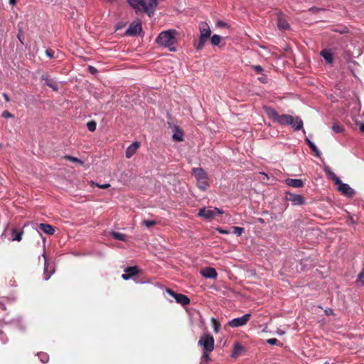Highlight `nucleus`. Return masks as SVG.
<instances>
[{
  "label": "nucleus",
  "instance_id": "nucleus-11",
  "mask_svg": "<svg viewBox=\"0 0 364 364\" xmlns=\"http://www.w3.org/2000/svg\"><path fill=\"white\" fill-rule=\"evenodd\" d=\"M142 31V27L140 22H133L132 23L129 28L126 31L125 34L127 36H134L137 34H140Z\"/></svg>",
  "mask_w": 364,
  "mask_h": 364
},
{
  "label": "nucleus",
  "instance_id": "nucleus-30",
  "mask_svg": "<svg viewBox=\"0 0 364 364\" xmlns=\"http://www.w3.org/2000/svg\"><path fill=\"white\" fill-rule=\"evenodd\" d=\"M97 123L95 121H90L87 123V127L89 131L94 132L96 129Z\"/></svg>",
  "mask_w": 364,
  "mask_h": 364
},
{
  "label": "nucleus",
  "instance_id": "nucleus-51",
  "mask_svg": "<svg viewBox=\"0 0 364 364\" xmlns=\"http://www.w3.org/2000/svg\"><path fill=\"white\" fill-rule=\"evenodd\" d=\"M259 80L261 81L263 83L266 82V80H265L264 77H259Z\"/></svg>",
  "mask_w": 364,
  "mask_h": 364
},
{
  "label": "nucleus",
  "instance_id": "nucleus-54",
  "mask_svg": "<svg viewBox=\"0 0 364 364\" xmlns=\"http://www.w3.org/2000/svg\"><path fill=\"white\" fill-rule=\"evenodd\" d=\"M43 356H44L45 358H43V360H46V358H48L46 355H44Z\"/></svg>",
  "mask_w": 364,
  "mask_h": 364
},
{
  "label": "nucleus",
  "instance_id": "nucleus-38",
  "mask_svg": "<svg viewBox=\"0 0 364 364\" xmlns=\"http://www.w3.org/2000/svg\"><path fill=\"white\" fill-rule=\"evenodd\" d=\"M46 54L49 58H54V51L52 49H47L46 50Z\"/></svg>",
  "mask_w": 364,
  "mask_h": 364
},
{
  "label": "nucleus",
  "instance_id": "nucleus-23",
  "mask_svg": "<svg viewBox=\"0 0 364 364\" xmlns=\"http://www.w3.org/2000/svg\"><path fill=\"white\" fill-rule=\"evenodd\" d=\"M305 141L311 151L314 152L315 156L318 157L320 156L319 151L316 148V145L307 138L305 139Z\"/></svg>",
  "mask_w": 364,
  "mask_h": 364
},
{
  "label": "nucleus",
  "instance_id": "nucleus-14",
  "mask_svg": "<svg viewBox=\"0 0 364 364\" xmlns=\"http://www.w3.org/2000/svg\"><path fill=\"white\" fill-rule=\"evenodd\" d=\"M338 190L343 194L348 197H352L355 191L353 188L350 187V186L347 183H341L338 186Z\"/></svg>",
  "mask_w": 364,
  "mask_h": 364
},
{
  "label": "nucleus",
  "instance_id": "nucleus-9",
  "mask_svg": "<svg viewBox=\"0 0 364 364\" xmlns=\"http://www.w3.org/2000/svg\"><path fill=\"white\" fill-rule=\"evenodd\" d=\"M251 314H246L242 317L233 318L228 322V326L231 327H240L245 325L250 319Z\"/></svg>",
  "mask_w": 364,
  "mask_h": 364
},
{
  "label": "nucleus",
  "instance_id": "nucleus-37",
  "mask_svg": "<svg viewBox=\"0 0 364 364\" xmlns=\"http://www.w3.org/2000/svg\"><path fill=\"white\" fill-rule=\"evenodd\" d=\"M252 69L255 70L257 73H262L263 72V68L262 66L257 65H252Z\"/></svg>",
  "mask_w": 364,
  "mask_h": 364
},
{
  "label": "nucleus",
  "instance_id": "nucleus-42",
  "mask_svg": "<svg viewBox=\"0 0 364 364\" xmlns=\"http://www.w3.org/2000/svg\"><path fill=\"white\" fill-rule=\"evenodd\" d=\"M216 25L218 27H228V24L223 21H218L217 22Z\"/></svg>",
  "mask_w": 364,
  "mask_h": 364
},
{
  "label": "nucleus",
  "instance_id": "nucleus-29",
  "mask_svg": "<svg viewBox=\"0 0 364 364\" xmlns=\"http://www.w3.org/2000/svg\"><path fill=\"white\" fill-rule=\"evenodd\" d=\"M232 228V232L237 236H240L244 232V228L240 227L234 226Z\"/></svg>",
  "mask_w": 364,
  "mask_h": 364
},
{
  "label": "nucleus",
  "instance_id": "nucleus-26",
  "mask_svg": "<svg viewBox=\"0 0 364 364\" xmlns=\"http://www.w3.org/2000/svg\"><path fill=\"white\" fill-rule=\"evenodd\" d=\"M222 40L220 36L215 34L210 38V43L213 46H218Z\"/></svg>",
  "mask_w": 364,
  "mask_h": 364
},
{
  "label": "nucleus",
  "instance_id": "nucleus-13",
  "mask_svg": "<svg viewBox=\"0 0 364 364\" xmlns=\"http://www.w3.org/2000/svg\"><path fill=\"white\" fill-rule=\"evenodd\" d=\"M200 274L205 278L216 279L218 273L213 267H205L200 270Z\"/></svg>",
  "mask_w": 364,
  "mask_h": 364
},
{
  "label": "nucleus",
  "instance_id": "nucleus-31",
  "mask_svg": "<svg viewBox=\"0 0 364 364\" xmlns=\"http://www.w3.org/2000/svg\"><path fill=\"white\" fill-rule=\"evenodd\" d=\"M357 282H360L362 285H364V264L362 270L358 276Z\"/></svg>",
  "mask_w": 364,
  "mask_h": 364
},
{
  "label": "nucleus",
  "instance_id": "nucleus-35",
  "mask_svg": "<svg viewBox=\"0 0 364 364\" xmlns=\"http://www.w3.org/2000/svg\"><path fill=\"white\" fill-rule=\"evenodd\" d=\"M242 349V346L239 343H235L234 345V353L237 354Z\"/></svg>",
  "mask_w": 364,
  "mask_h": 364
},
{
  "label": "nucleus",
  "instance_id": "nucleus-48",
  "mask_svg": "<svg viewBox=\"0 0 364 364\" xmlns=\"http://www.w3.org/2000/svg\"><path fill=\"white\" fill-rule=\"evenodd\" d=\"M325 312H326V314H327V315L333 314V310L331 309L326 310Z\"/></svg>",
  "mask_w": 364,
  "mask_h": 364
},
{
  "label": "nucleus",
  "instance_id": "nucleus-34",
  "mask_svg": "<svg viewBox=\"0 0 364 364\" xmlns=\"http://www.w3.org/2000/svg\"><path fill=\"white\" fill-rule=\"evenodd\" d=\"M332 129L336 133H341L343 131V127L338 124H334Z\"/></svg>",
  "mask_w": 364,
  "mask_h": 364
},
{
  "label": "nucleus",
  "instance_id": "nucleus-19",
  "mask_svg": "<svg viewBox=\"0 0 364 364\" xmlns=\"http://www.w3.org/2000/svg\"><path fill=\"white\" fill-rule=\"evenodd\" d=\"M43 80L46 81V85L50 87L53 91H58V87L54 80L50 79L48 77H43Z\"/></svg>",
  "mask_w": 364,
  "mask_h": 364
},
{
  "label": "nucleus",
  "instance_id": "nucleus-18",
  "mask_svg": "<svg viewBox=\"0 0 364 364\" xmlns=\"http://www.w3.org/2000/svg\"><path fill=\"white\" fill-rule=\"evenodd\" d=\"M38 227L41 230L49 235H52L55 232L54 228L49 224L40 223Z\"/></svg>",
  "mask_w": 364,
  "mask_h": 364
},
{
  "label": "nucleus",
  "instance_id": "nucleus-36",
  "mask_svg": "<svg viewBox=\"0 0 364 364\" xmlns=\"http://www.w3.org/2000/svg\"><path fill=\"white\" fill-rule=\"evenodd\" d=\"M92 186H96L97 187L100 188H102V189H105V188H107L109 187H110V184L109 183H105V184H99V183H94L92 182Z\"/></svg>",
  "mask_w": 364,
  "mask_h": 364
},
{
  "label": "nucleus",
  "instance_id": "nucleus-6",
  "mask_svg": "<svg viewBox=\"0 0 364 364\" xmlns=\"http://www.w3.org/2000/svg\"><path fill=\"white\" fill-rule=\"evenodd\" d=\"M215 341L213 336L210 334H203L200 336L198 344L203 347V350L213 351L214 350Z\"/></svg>",
  "mask_w": 364,
  "mask_h": 364
},
{
  "label": "nucleus",
  "instance_id": "nucleus-50",
  "mask_svg": "<svg viewBox=\"0 0 364 364\" xmlns=\"http://www.w3.org/2000/svg\"><path fill=\"white\" fill-rule=\"evenodd\" d=\"M9 4L11 5H15L16 4V0H9Z\"/></svg>",
  "mask_w": 364,
  "mask_h": 364
},
{
  "label": "nucleus",
  "instance_id": "nucleus-8",
  "mask_svg": "<svg viewBox=\"0 0 364 364\" xmlns=\"http://www.w3.org/2000/svg\"><path fill=\"white\" fill-rule=\"evenodd\" d=\"M166 291L170 296L175 299L177 303L181 304L183 306H186L190 304V299L187 296L182 294L176 293L172 289L168 288H167Z\"/></svg>",
  "mask_w": 364,
  "mask_h": 364
},
{
  "label": "nucleus",
  "instance_id": "nucleus-10",
  "mask_svg": "<svg viewBox=\"0 0 364 364\" xmlns=\"http://www.w3.org/2000/svg\"><path fill=\"white\" fill-rule=\"evenodd\" d=\"M141 272V270L136 266L128 267L124 269V274L122 275V278L124 280H128Z\"/></svg>",
  "mask_w": 364,
  "mask_h": 364
},
{
  "label": "nucleus",
  "instance_id": "nucleus-3",
  "mask_svg": "<svg viewBox=\"0 0 364 364\" xmlns=\"http://www.w3.org/2000/svg\"><path fill=\"white\" fill-rule=\"evenodd\" d=\"M199 31H200V37L198 43H194V47L196 50H201L206 41L210 38L211 30L206 22H200L199 23Z\"/></svg>",
  "mask_w": 364,
  "mask_h": 364
},
{
  "label": "nucleus",
  "instance_id": "nucleus-43",
  "mask_svg": "<svg viewBox=\"0 0 364 364\" xmlns=\"http://www.w3.org/2000/svg\"><path fill=\"white\" fill-rule=\"evenodd\" d=\"M173 139L177 141H183V138H182V136H180L177 134H174L173 135Z\"/></svg>",
  "mask_w": 364,
  "mask_h": 364
},
{
  "label": "nucleus",
  "instance_id": "nucleus-21",
  "mask_svg": "<svg viewBox=\"0 0 364 364\" xmlns=\"http://www.w3.org/2000/svg\"><path fill=\"white\" fill-rule=\"evenodd\" d=\"M127 1L136 11L141 10L142 0H127Z\"/></svg>",
  "mask_w": 364,
  "mask_h": 364
},
{
  "label": "nucleus",
  "instance_id": "nucleus-15",
  "mask_svg": "<svg viewBox=\"0 0 364 364\" xmlns=\"http://www.w3.org/2000/svg\"><path fill=\"white\" fill-rule=\"evenodd\" d=\"M287 186L294 188H301L304 186V181L301 179L287 178L285 180Z\"/></svg>",
  "mask_w": 364,
  "mask_h": 364
},
{
  "label": "nucleus",
  "instance_id": "nucleus-39",
  "mask_svg": "<svg viewBox=\"0 0 364 364\" xmlns=\"http://www.w3.org/2000/svg\"><path fill=\"white\" fill-rule=\"evenodd\" d=\"M278 342V340L277 338H269L267 340V343L270 345H276Z\"/></svg>",
  "mask_w": 364,
  "mask_h": 364
},
{
  "label": "nucleus",
  "instance_id": "nucleus-12",
  "mask_svg": "<svg viewBox=\"0 0 364 364\" xmlns=\"http://www.w3.org/2000/svg\"><path fill=\"white\" fill-rule=\"evenodd\" d=\"M287 200L291 202L293 205H303L305 203L304 198L299 194L287 193Z\"/></svg>",
  "mask_w": 364,
  "mask_h": 364
},
{
  "label": "nucleus",
  "instance_id": "nucleus-17",
  "mask_svg": "<svg viewBox=\"0 0 364 364\" xmlns=\"http://www.w3.org/2000/svg\"><path fill=\"white\" fill-rule=\"evenodd\" d=\"M320 55L324 58L328 64H331L333 62V54L328 49H323L321 51Z\"/></svg>",
  "mask_w": 364,
  "mask_h": 364
},
{
  "label": "nucleus",
  "instance_id": "nucleus-52",
  "mask_svg": "<svg viewBox=\"0 0 364 364\" xmlns=\"http://www.w3.org/2000/svg\"><path fill=\"white\" fill-rule=\"evenodd\" d=\"M219 232H221V233H223V234L228 233V231L223 230H219Z\"/></svg>",
  "mask_w": 364,
  "mask_h": 364
},
{
  "label": "nucleus",
  "instance_id": "nucleus-4",
  "mask_svg": "<svg viewBox=\"0 0 364 364\" xmlns=\"http://www.w3.org/2000/svg\"><path fill=\"white\" fill-rule=\"evenodd\" d=\"M192 173L196 179L197 187L203 191H206L210 186L207 172L202 168H193Z\"/></svg>",
  "mask_w": 364,
  "mask_h": 364
},
{
  "label": "nucleus",
  "instance_id": "nucleus-45",
  "mask_svg": "<svg viewBox=\"0 0 364 364\" xmlns=\"http://www.w3.org/2000/svg\"><path fill=\"white\" fill-rule=\"evenodd\" d=\"M88 70L92 74L97 73V69L95 68H94L93 66H89Z\"/></svg>",
  "mask_w": 364,
  "mask_h": 364
},
{
  "label": "nucleus",
  "instance_id": "nucleus-27",
  "mask_svg": "<svg viewBox=\"0 0 364 364\" xmlns=\"http://www.w3.org/2000/svg\"><path fill=\"white\" fill-rule=\"evenodd\" d=\"M211 323L213 327L214 331L215 333H218L220 330V323L219 321L214 318H212Z\"/></svg>",
  "mask_w": 364,
  "mask_h": 364
},
{
  "label": "nucleus",
  "instance_id": "nucleus-49",
  "mask_svg": "<svg viewBox=\"0 0 364 364\" xmlns=\"http://www.w3.org/2000/svg\"><path fill=\"white\" fill-rule=\"evenodd\" d=\"M360 130L364 133V123L360 125Z\"/></svg>",
  "mask_w": 364,
  "mask_h": 364
},
{
  "label": "nucleus",
  "instance_id": "nucleus-47",
  "mask_svg": "<svg viewBox=\"0 0 364 364\" xmlns=\"http://www.w3.org/2000/svg\"><path fill=\"white\" fill-rule=\"evenodd\" d=\"M320 10V9L318 8H316V7H311L309 11H312V12H317Z\"/></svg>",
  "mask_w": 364,
  "mask_h": 364
},
{
  "label": "nucleus",
  "instance_id": "nucleus-5",
  "mask_svg": "<svg viewBox=\"0 0 364 364\" xmlns=\"http://www.w3.org/2000/svg\"><path fill=\"white\" fill-rule=\"evenodd\" d=\"M223 213V210L218 208H202L199 210L197 216L203 218L204 219L210 220L215 218L218 215H222Z\"/></svg>",
  "mask_w": 364,
  "mask_h": 364
},
{
  "label": "nucleus",
  "instance_id": "nucleus-33",
  "mask_svg": "<svg viewBox=\"0 0 364 364\" xmlns=\"http://www.w3.org/2000/svg\"><path fill=\"white\" fill-rule=\"evenodd\" d=\"M65 159L70 161H72V162H77V163H80V164H82V161H80L79 159L76 158V157H74V156H69V155H66L65 156Z\"/></svg>",
  "mask_w": 364,
  "mask_h": 364
},
{
  "label": "nucleus",
  "instance_id": "nucleus-1",
  "mask_svg": "<svg viewBox=\"0 0 364 364\" xmlns=\"http://www.w3.org/2000/svg\"><path fill=\"white\" fill-rule=\"evenodd\" d=\"M265 114L269 119H272L274 122H277L282 126L290 125L295 130H299L303 128V122L299 117L294 118L289 114H281L273 108L270 107H264Z\"/></svg>",
  "mask_w": 364,
  "mask_h": 364
},
{
  "label": "nucleus",
  "instance_id": "nucleus-2",
  "mask_svg": "<svg viewBox=\"0 0 364 364\" xmlns=\"http://www.w3.org/2000/svg\"><path fill=\"white\" fill-rule=\"evenodd\" d=\"M176 30L169 29L161 32L156 39V43L161 47L168 48L171 52L176 50V44L177 43Z\"/></svg>",
  "mask_w": 364,
  "mask_h": 364
},
{
  "label": "nucleus",
  "instance_id": "nucleus-32",
  "mask_svg": "<svg viewBox=\"0 0 364 364\" xmlns=\"http://www.w3.org/2000/svg\"><path fill=\"white\" fill-rule=\"evenodd\" d=\"M142 224L147 228H151L155 225L156 224V222L155 220H144L142 221Z\"/></svg>",
  "mask_w": 364,
  "mask_h": 364
},
{
  "label": "nucleus",
  "instance_id": "nucleus-28",
  "mask_svg": "<svg viewBox=\"0 0 364 364\" xmlns=\"http://www.w3.org/2000/svg\"><path fill=\"white\" fill-rule=\"evenodd\" d=\"M211 351H206V350H203V355H202V360L204 361L205 363H208L210 361V353Z\"/></svg>",
  "mask_w": 364,
  "mask_h": 364
},
{
  "label": "nucleus",
  "instance_id": "nucleus-20",
  "mask_svg": "<svg viewBox=\"0 0 364 364\" xmlns=\"http://www.w3.org/2000/svg\"><path fill=\"white\" fill-rule=\"evenodd\" d=\"M277 26L281 30H289L290 28L289 24L287 22L286 20L282 18H279L277 21Z\"/></svg>",
  "mask_w": 364,
  "mask_h": 364
},
{
  "label": "nucleus",
  "instance_id": "nucleus-22",
  "mask_svg": "<svg viewBox=\"0 0 364 364\" xmlns=\"http://www.w3.org/2000/svg\"><path fill=\"white\" fill-rule=\"evenodd\" d=\"M18 34H17V38L21 42L22 45H24V32H23V26L21 23L18 24Z\"/></svg>",
  "mask_w": 364,
  "mask_h": 364
},
{
  "label": "nucleus",
  "instance_id": "nucleus-44",
  "mask_svg": "<svg viewBox=\"0 0 364 364\" xmlns=\"http://www.w3.org/2000/svg\"><path fill=\"white\" fill-rule=\"evenodd\" d=\"M44 271H45V279L48 280L50 278V275L46 274V272H47L46 262H45Z\"/></svg>",
  "mask_w": 364,
  "mask_h": 364
},
{
  "label": "nucleus",
  "instance_id": "nucleus-16",
  "mask_svg": "<svg viewBox=\"0 0 364 364\" xmlns=\"http://www.w3.org/2000/svg\"><path fill=\"white\" fill-rule=\"evenodd\" d=\"M139 147V142L132 143L126 150V157L130 159Z\"/></svg>",
  "mask_w": 364,
  "mask_h": 364
},
{
  "label": "nucleus",
  "instance_id": "nucleus-53",
  "mask_svg": "<svg viewBox=\"0 0 364 364\" xmlns=\"http://www.w3.org/2000/svg\"><path fill=\"white\" fill-rule=\"evenodd\" d=\"M48 358H46V360H43V359H41V360L43 361V363H46V362L48 361Z\"/></svg>",
  "mask_w": 364,
  "mask_h": 364
},
{
  "label": "nucleus",
  "instance_id": "nucleus-7",
  "mask_svg": "<svg viewBox=\"0 0 364 364\" xmlns=\"http://www.w3.org/2000/svg\"><path fill=\"white\" fill-rule=\"evenodd\" d=\"M159 0H142L141 10L146 12L149 16L154 14V12L159 4Z\"/></svg>",
  "mask_w": 364,
  "mask_h": 364
},
{
  "label": "nucleus",
  "instance_id": "nucleus-40",
  "mask_svg": "<svg viewBox=\"0 0 364 364\" xmlns=\"http://www.w3.org/2000/svg\"><path fill=\"white\" fill-rule=\"evenodd\" d=\"M2 117L4 118L13 117V114H11L9 111L6 110L3 112Z\"/></svg>",
  "mask_w": 364,
  "mask_h": 364
},
{
  "label": "nucleus",
  "instance_id": "nucleus-46",
  "mask_svg": "<svg viewBox=\"0 0 364 364\" xmlns=\"http://www.w3.org/2000/svg\"><path fill=\"white\" fill-rule=\"evenodd\" d=\"M3 97H4V98L6 102H9L10 101V98H9V95L6 93H3Z\"/></svg>",
  "mask_w": 364,
  "mask_h": 364
},
{
  "label": "nucleus",
  "instance_id": "nucleus-41",
  "mask_svg": "<svg viewBox=\"0 0 364 364\" xmlns=\"http://www.w3.org/2000/svg\"><path fill=\"white\" fill-rule=\"evenodd\" d=\"M333 180L334 181L335 183L338 185V186L341 185V183H343L341 181V179L336 176V175L333 174Z\"/></svg>",
  "mask_w": 364,
  "mask_h": 364
},
{
  "label": "nucleus",
  "instance_id": "nucleus-24",
  "mask_svg": "<svg viewBox=\"0 0 364 364\" xmlns=\"http://www.w3.org/2000/svg\"><path fill=\"white\" fill-rule=\"evenodd\" d=\"M22 235H23V232L22 231H18L16 229H14L12 230V233H11V236H12L13 240H16V241H18V242L21 241V239H22Z\"/></svg>",
  "mask_w": 364,
  "mask_h": 364
},
{
  "label": "nucleus",
  "instance_id": "nucleus-25",
  "mask_svg": "<svg viewBox=\"0 0 364 364\" xmlns=\"http://www.w3.org/2000/svg\"><path fill=\"white\" fill-rule=\"evenodd\" d=\"M111 235L114 239H115L117 240H119V241H125L126 240V235L121 232H112Z\"/></svg>",
  "mask_w": 364,
  "mask_h": 364
}]
</instances>
